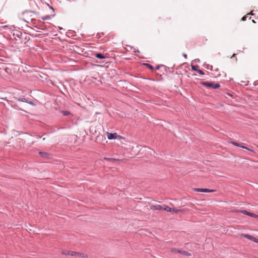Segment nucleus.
<instances>
[{
	"instance_id": "nucleus-25",
	"label": "nucleus",
	"mask_w": 258,
	"mask_h": 258,
	"mask_svg": "<svg viewBox=\"0 0 258 258\" xmlns=\"http://www.w3.org/2000/svg\"><path fill=\"white\" fill-rule=\"evenodd\" d=\"M182 55H183V57H184L185 58H187V55H186V54H185V53H183L182 54Z\"/></svg>"
},
{
	"instance_id": "nucleus-29",
	"label": "nucleus",
	"mask_w": 258,
	"mask_h": 258,
	"mask_svg": "<svg viewBox=\"0 0 258 258\" xmlns=\"http://www.w3.org/2000/svg\"><path fill=\"white\" fill-rule=\"evenodd\" d=\"M156 69L157 70H158L159 69V66H157Z\"/></svg>"
},
{
	"instance_id": "nucleus-20",
	"label": "nucleus",
	"mask_w": 258,
	"mask_h": 258,
	"mask_svg": "<svg viewBox=\"0 0 258 258\" xmlns=\"http://www.w3.org/2000/svg\"><path fill=\"white\" fill-rule=\"evenodd\" d=\"M62 113L63 114V115H68L70 114V112L69 111H61Z\"/></svg>"
},
{
	"instance_id": "nucleus-17",
	"label": "nucleus",
	"mask_w": 258,
	"mask_h": 258,
	"mask_svg": "<svg viewBox=\"0 0 258 258\" xmlns=\"http://www.w3.org/2000/svg\"><path fill=\"white\" fill-rule=\"evenodd\" d=\"M178 253H180L182 254H183V255H187V256H190L191 255V254L186 251H184V250H180V251H178Z\"/></svg>"
},
{
	"instance_id": "nucleus-11",
	"label": "nucleus",
	"mask_w": 258,
	"mask_h": 258,
	"mask_svg": "<svg viewBox=\"0 0 258 258\" xmlns=\"http://www.w3.org/2000/svg\"><path fill=\"white\" fill-rule=\"evenodd\" d=\"M18 101H20V102H26V103H28L30 104H32L33 103L32 101H28V100H27V99L25 98H19L17 99Z\"/></svg>"
},
{
	"instance_id": "nucleus-16",
	"label": "nucleus",
	"mask_w": 258,
	"mask_h": 258,
	"mask_svg": "<svg viewBox=\"0 0 258 258\" xmlns=\"http://www.w3.org/2000/svg\"><path fill=\"white\" fill-rule=\"evenodd\" d=\"M74 256L81 257H85L86 256V255L83 253L75 252V254Z\"/></svg>"
},
{
	"instance_id": "nucleus-22",
	"label": "nucleus",
	"mask_w": 258,
	"mask_h": 258,
	"mask_svg": "<svg viewBox=\"0 0 258 258\" xmlns=\"http://www.w3.org/2000/svg\"><path fill=\"white\" fill-rule=\"evenodd\" d=\"M197 72H198L200 74H201L202 75H204L205 74L204 72L203 71H202V70H201L200 69H199L198 70Z\"/></svg>"
},
{
	"instance_id": "nucleus-31",
	"label": "nucleus",
	"mask_w": 258,
	"mask_h": 258,
	"mask_svg": "<svg viewBox=\"0 0 258 258\" xmlns=\"http://www.w3.org/2000/svg\"><path fill=\"white\" fill-rule=\"evenodd\" d=\"M136 51V52L137 51V52H139V50H136V51Z\"/></svg>"
},
{
	"instance_id": "nucleus-30",
	"label": "nucleus",
	"mask_w": 258,
	"mask_h": 258,
	"mask_svg": "<svg viewBox=\"0 0 258 258\" xmlns=\"http://www.w3.org/2000/svg\"><path fill=\"white\" fill-rule=\"evenodd\" d=\"M50 8H51V9L52 10V12H54V9H53V8L52 7H50Z\"/></svg>"
},
{
	"instance_id": "nucleus-21",
	"label": "nucleus",
	"mask_w": 258,
	"mask_h": 258,
	"mask_svg": "<svg viewBox=\"0 0 258 258\" xmlns=\"http://www.w3.org/2000/svg\"><path fill=\"white\" fill-rule=\"evenodd\" d=\"M171 251L172 252H178V251H180V250L176 248H171Z\"/></svg>"
},
{
	"instance_id": "nucleus-26",
	"label": "nucleus",
	"mask_w": 258,
	"mask_h": 258,
	"mask_svg": "<svg viewBox=\"0 0 258 258\" xmlns=\"http://www.w3.org/2000/svg\"><path fill=\"white\" fill-rule=\"evenodd\" d=\"M246 17L244 16V17H242V21H245L246 20Z\"/></svg>"
},
{
	"instance_id": "nucleus-4",
	"label": "nucleus",
	"mask_w": 258,
	"mask_h": 258,
	"mask_svg": "<svg viewBox=\"0 0 258 258\" xmlns=\"http://www.w3.org/2000/svg\"><path fill=\"white\" fill-rule=\"evenodd\" d=\"M107 136L109 140L120 139L121 138V137L119 135H118L117 133H110L107 132Z\"/></svg>"
},
{
	"instance_id": "nucleus-24",
	"label": "nucleus",
	"mask_w": 258,
	"mask_h": 258,
	"mask_svg": "<svg viewBox=\"0 0 258 258\" xmlns=\"http://www.w3.org/2000/svg\"><path fill=\"white\" fill-rule=\"evenodd\" d=\"M105 159L111 161V160H115V159L114 158H105Z\"/></svg>"
},
{
	"instance_id": "nucleus-23",
	"label": "nucleus",
	"mask_w": 258,
	"mask_h": 258,
	"mask_svg": "<svg viewBox=\"0 0 258 258\" xmlns=\"http://www.w3.org/2000/svg\"><path fill=\"white\" fill-rule=\"evenodd\" d=\"M253 241H254V242H256V243H258V239L254 237H253V238H252V240Z\"/></svg>"
},
{
	"instance_id": "nucleus-13",
	"label": "nucleus",
	"mask_w": 258,
	"mask_h": 258,
	"mask_svg": "<svg viewBox=\"0 0 258 258\" xmlns=\"http://www.w3.org/2000/svg\"><path fill=\"white\" fill-rule=\"evenodd\" d=\"M54 14H52V15H46L45 16H44V17H41V19L42 20H49L51 18H52L53 17H54Z\"/></svg>"
},
{
	"instance_id": "nucleus-18",
	"label": "nucleus",
	"mask_w": 258,
	"mask_h": 258,
	"mask_svg": "<svg viewBox=\"0 0 258 258\" xmlns=\"http://www.w3.org/2000/svg\"><path fill=\"white\" fill-rule=\"evenodd\" d=\"M198 68L199 67L198 66H193V65H191V69L192 70L194 71H198V70H199L198 69Z\"/></svg>"
},
{
	"instance_id": "nucleus-8",
	"label": "nucleus",
	"mask_w": 258,
	"mask_h": 258,
	"mask_svg": "<svg viewBox=\"0 0 258 258\" xmlns=\"http://www.w3.org/2000/svg\"><path fill=\"white\" fill-rule=\"evenodd\" d=\"M241 213L244 215H246L252 217H254V218L258 217V215H257L255 214L252 213L248 212L246 210L241 211Z\"/></svg>"
},
{
	"instance_id": "nucleus-27",
	"label": "nucleus",
	"mask_w": 258,
	"mask_h": 258,
	"mask_svg": "<svg viewBox=\"0 0 258 258\" xmlns=\"http://www.w3.org/2000/svg\"><path fill=\"white\" fill-rule=\"evenodd\" d=\"M235 55H236V54H235V53H234V54L232 55V56H231V58H235Z\"/></svg>"
},
{
	"instance_id": "nucleus-6",
	"label": "nucleus",
	"mask_w": 258,
	"mask_h": 258,
	"mask_svg": "<svg viewBox=\"0 0 258 258\" xmlns=\"http://www.w3.org/2000/svg\"><path fill=\"white\" fill-rule=\"evenodd\" d=\"M195 191L198 192H212L214 191V190L213 189H209L207 188H195Z\"/></svg>"
},
{
	"instance_id": "nucleus-15",
	"label": "nucleus",
	"mask_w": 258,
	"mask_h": 258,
	"mask_svg": "<svg viewBox=\"0 0 258 258\" xmlns=\"http://www.w3.org/2000/svg\"><path fill=\"white\" fill-rule=\"evenodd\" d=\"M95 56L99 59H104L106 57L103 54L99 53H95Z\"/></svg>"
},
{
	"instance_id": "nucleus-14",
	"label": "nucleus",
	"mask_w": 258,
	"mask_h": 258,
	"mask_svg": "<svg viewBox=\"0 0 258 258\" xmlns=\"http://www.w3.org/2000/svg\"><path fill=\"white\" fill-rule=\"evenodd\" d=\"M241 236L243 237H245L248 239H249V240H252V238H253V236L252 235H250L249 234H242L241 235Z\"/></svg>"
},
{
	"instance_id": "nucleus-2",
	"label": "nucleus",
	"mask_w": 258,
	"mask_h": 258,
	"mask_svg": "<svg viewBox=\"0 0 258 258\" xmlns=\"http://www.w3.org/2000/svg\"><path fill=\"white\" fill-rule=\"evenodd\" d=\"M201 84L206 87L212 88L213 89H217L220 86L219 83H215L214 82H201Z\"/></svg>"
},
{
	"instance_id": "nucleus-7",
	"label": "nucleus",
	"mask_w": 258,
	"mask_h": 258,
	"mask_svg": "<svg viewBox=\"0 0 258 258\" xmlns=\"http://www.w3.org/2000/svg\"><path fill=\"white\" fill-rule=\"evenodd\" d=\"M231 143H232V145H234L235 146L241 147V148H242L243 149H246L247 150H249V151H250L251 152H254L253 150H251V149H249V148H247V147H245L244 146H242V145H240V144H239L238 143H236L235 142H232Z\"/></svg>"
},
{
	"instance_id": "nucleus-28",
	"label": "nucleus",
	"mask_w": 258,
	"mask_h": 258,
	"mask_svg": "<svg viewBox=\"0 0 258 258\" xmlns=\"http://www.w3.org/2000/svg\"><path fill=\"white\" fill-rule=\"evenodd\" d=\"M195 61H196V62H200V59H195Z\"/></svg>"
},
{
	"instance_id": "nucleus-12",
	"label": "nucleus",
	"mask_w": 258,
	"mask_h": 258,
	"mask_svg": "<svg viewBox=\"0 0 258 258\" xmlns=\"http://www.w3.org/2000/svg\"><path fill=\"white\" fill-rule=\"evenodd\" d=\"M39 154L42 157L49 158L50 155L46 152H39Z\"/></svg>"
},
{
	"instance_id": "nucleus-1",
	"label": "nucleus",
	"mask_w": 258,
	"mask_h": 258,
	"mask_svg": "<svg viewBox=\"0 0 258 258\" xmlns=\"http://www.w3.org/2000/svg\"><path fill=\"white\" fill-rule=\"evenodd\" d=\"M33 14L32 11H25L22 13L20 19L27 23H30L33 20Z\"/></svg>"
},
{
	"instance_id": "nucleus-3",
	"label": "nucleus",
	"mask_w": 258,
	"mask_h": 258,
	"mask_svg": "<svg viewBox=\"0 0 258 258\" xmlns=\"http://www.w3.org/2000/svg\"><path fill=\"white\" fill-rule=\"evenodd\" d=\"M164 210H165V211L168 212H172V213H178L181 212L182 211V210H181V209L171 208H170L166 206H164Z\"/></svg>"
},
{
	"instance_id": "nucleus-19",
	"label": "nucleus",
	"mask_w": 258,
	"mask_h": 258,
	"mask_svg": "<svg viewBox=\"0 0 258 258\" xmlns=\"http://www.w3.org/2000/svg\"><path fill=\"white\" fill-rule=\"evenodd\" d=\"M146 66L149 68L151 70H153L154 68L153 67V66H152V65H151L149 63H146Z\"/></svg>"
},
{
	"instance_id": "nucleus-5",
	"label": "nucleus",
	"mask_w": 258,
	"mask_h": 258,
	"mask_svg": "<svg viewBox=\"0 0 258 258\" xmlns=\"http://www.w3.org/2000/svg\"><path fill=\"white\" fill-rule=\"evenodd\" d=\"M37 26H36V27L41 30H44L46 29V27L45 25H44V23L41 21H38Z\"/></svg>"
},
{
	"instance_id": "nucleus-10",
	"label": "nucleus",
	"mask_w": 258,
	"mask_h": 258,
	"mask_svg": "<svg viewBox=\"0 0 258 258\" xmlns=\"http://www.w3.org/2000/svg\"><path fill=\"white\" fill-rule=\"evenodd\" d=\"M164 208V207L159 205L153 206L151 208V209L153 210L165 211Z\"/></svg>"
},
{
	"instance_id": "nucleus-9",
	"label": "nucleus",
	"mask_w": 258,
	"mask_h": 258,
	"mask_svg": "<svg viewBox=\"0 0 258 258\" xmlns=\"http://www.w3.org/2000/svg\"><path fill=\"white\" fill-rule=\"evenodd\" d=\"M61 253L64 255H70L72 256H74L75 254V251L63 250L62 251Z\"/></svg>"
}]
</instances>
